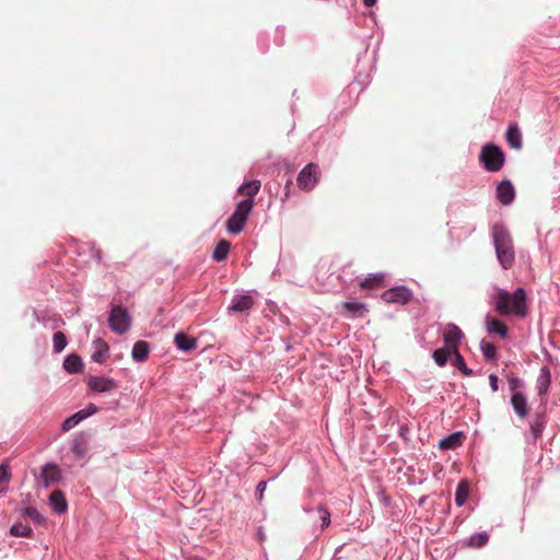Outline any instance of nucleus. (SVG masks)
<instances>
[{"mask_svg":"<svg viewBox=\"0 0 560 560\" xmlns=\"http://www.w3.org/2000/svg\"><path fill=\"white\" fill-rule=\"evenodd\" d=\"M85 383L91 392L100 394L109 393L118 387V382L107 376L88 375Z\"/></svg>","mask_w":560,"mask_h":560,"instance_id":"obj_11","label":"nucleus"},{"mask_svg":"<svg viewBox=\"0 0 560 560\" xmlns=\"http://www.w3.org/2000/svg\"><path fill=\"white\" fill-rule=\"evenodd\" d=\"M261 187L259 179H250L244 182L241 186L237 188L238 194H246V199H254V197L259 192Z\"/></svg>","mask_w":560,"mask_h":560,"instance_id":"obj_29","label":"nucleus"},{"mask_svg":"<svg viewBox=\"0 0 560 560\" xmlns=\"http://www.w3.org/2000/svg\"><path fill=\"white\" fill-rule=\"evenodd\" d=\"M486 330L489 334L498 335L502 339L508 338L509 335L508 326L501 319L490 315L486 316Z\"/></svg>","mask_w":560,"mask_h":560,"instance_id":"obj_21","label":"nucleus"},{"mask_svg":"<svg viewBox=\"0 0 560 560\" xmlns=\"http://www.w3.org/2000/svg\"><path fill=\"white\" fill-rule=\"evenodd\" d=\"M343 311L349 317H361L364 312H366V306L362 302L358 301H348L343 303Z\"/></svg>","mask_w":560,"mask_h":560,"instance_id":"obj_30","label":"nucleus"},{"mask_svg":"<svg viewBox=\"0 0 560 560\" xmlns=\"http://www.w3.org/2000/svg\"><path fill=\"white\" fill-rule=\"evenodd\" d=\"M109 352L108 343L101 337L92 341L91 360L95 363H104Z\"/></svg>","mask_w":560,"mask_h":560,"instance_id":"obj_18","label":"nucleus"},{"mask_svg":"<svg viewBox=\"0 0 560 560\" xmlns=\"http://www.w3.org/2000/svg\"><path fill=\"white\" fill-rule=\"evenodd\" d=\"M320 179V170L318 164L308 163L298 174L296 183L301 190H313Z\"/></svg>","mask_w":560,"mask_h":560,"instance_id":"obj_7","label":"nucleus"},{"mask_svg":"<svg viewBox=\"0 0 560 560\" xmlns=\"http://www.w3.org/2000/svg\"><path fill=\"white\" fill-rule=\"evenodd\" d=\"M24 514L37 526L46 524V517L35 506L30 505L25 508Z\"/></svg>","mask_w":560,"mask_h":560,"instance_id":"obj_36","label":"nucleus"},{"mask_svg":"<svg viewBox=\"0 0 560 560\" xmlns=\"http://www.w3.org/2000/svg\"><path fill=\"white\" fill-rule=\"evenodd\" d=\"M413 292L407 285H395L385 290L381 298L384 302L389 304L406 305L412 299Z\"/></svg>","mask_w":560,"mask_h":560,"instance_id":"obj_8","label":"nucleus"},{"mask_svg":"<svg viewBox=\"0 0 560 560\" xmlns=\"http://www.w3.org/2000/svg\"><path fill=\"white\" fill-rule=\"evenodd\" d=\"M469 497V482L467 479H462L456 486L454 502L457 508L463 506Z\"/></svg>","mask_w":560,"mask_h":560,"instance_id":"obj_27","label":"nucleus"},{"mask_svg":"<svg viewBox=\"0 0 560 560\" xmlns=\"http://www.w3.org/2000/svg\"><path fill=\"white\" fill-rule=\"evenodd\" d=\"M489 534L486 530L474 533L469 536V538L466 541V545L471 548H482L485 547L489 541Z\"/></svg>","mask_w":560,"mask_h":560,"instance_id":"obj_31","label":"nucleus"},{"mask_svg":"<svg viewBox=\"0 0 560 560\" xmlns=\"http://www.w3.org/2000/svg\"><path fill=\"white\" fill-rule=\"evenodd\" d=\"M68 345L67 336L62 331H57L52 336L54 352L59 353L65 350Z\"/></svg>","mask_w":560,"mask_h":560,"instance_id":"obj_37","label":"nucleus"},{"mask_svg":"<svg viewBox=\"0 0 560 560\" xmlns=\"http://www.w3.org/2000/svg\"><path fill=\"white\" fill-rule=\"evenodd\" d=\"M303 512L310 515V520L313 524H316L317 521H320V529L324 530L330 525V512L323 504H317L316 506H307L304 505L302 508Z\"/></svg>","mask_w":560,"mask_h":560,"instance_id":"obj_14","label":"nucleus"},{"mask_svg":"<svg viewBox=\"0 0 560 560\" xmlns=\"http://www.w3.org/2000/svg\"><path fill=\"white\" fill-rule=\"evenodd\" d=\"M489 385L493 393L499 390V377L495 373L489 375Z\"/></svg>","mask_w":560,"mask_h":560,"instance_id":"obj_42","label":"nucleus"},{"mask_svg":"<svg viewBox=\"0 0 560 560\" xmlns=\"http://www.w3.org/2000/svg\"><path fill=\"white\" fill-rule=\"evenodd\" d=\"M107 323L112 331L121 335L129 330L131 317L124 306L113 305L108 312Z\"/></svg>","mask_w":560,"mask_h":560,"instance_id":"obj_6","label":"nucleus"},{"mask_svg":"<svg viewBox=\"0 0 560 560\" xmlns=\"http://www.w3.org/2000/svg\"><path fill=\"white\" fill-rule=\"evenodd\" d=\"M254 207V199H243L235 206L234 211L225 223L226 232L231 235H237L243 230Z\"/></svg>","mask_w":560,"mask_h":560,"instance_id":"obj_4","label":"nucleus"},{"mask_svg":"<svg viewBox=\"0 0 560 560\" xmlns=\"http://www.w3.org/2000/svg\"><path fill=\"white\" fill-rule=\"evenodd\" d=\"M62 365L69 374H77L83 368V360L79 354L70 353L65 358Z\"/></svg>","mask_w":560,"mask_h":560,"instance_id":"obj_26","label":"nucleus"},{"mask_svg":"<svg viewBox=\"0 0 560 560\" xmlns=\"http://www.w3.org/2000/svg\"><path fill=\"white\" fill-rule=\"evenodd\" d=\"M91 441V434L85 431H81L74 434L71 442V452L73 453L77 459H82L84 466L89 459V445Z\"/></svg>","mask_w":560,"mask_h":560,"instance_id":"obj_9","label":"nucleus"},{"mask_svg":"<svg viewBox=\"0 0 560 560\" xmlns=\"http://www.w3.org/2000/svg\"><path fill=\"white\" fill-rule=\"evenodd\" d=\"M277 32L282 34V28L280 26H278Z\"/></svg>","mask_w":560,"mask_h":560,"instance_id":"obj_51","label":"nucleus"},{"mask_svg":"<svg viewBox=\"0 0 560 560\" xmlns=\"http://www.w3.org/2000/svg\"><path fill=\"white\" fill-rule=\"evenodd\" d=\"M492 302L495 313L503 317L524 318L528 313L527 292L523 287H517L513 292L497 288Z\"/></svg>","mask_w":560,"mask_h":560,"instance_id":"obj_1","label":"nucleus"},{"mask_svg":"<svg viewBox=\"0 0 560 560\" xmlns=\"http://www.w3.org/2000/svg\"><path fill=\"white\" fill-rule=\"evenodd\" d=\"M495 196L501 205H511L515 199V189L512 182L506 178L500 180L495 188Z\"/></svg>","mask_w":560,"mask_h":560,"instance_id":"obj_15","label":"nucleus"},{"mask_svg":"<svg viewBox=\"0 0 560 560\" xmlns=\"http://www.w3.org/2000/svg\"><path fill=\"white\" fill-rule=\"evenodd\" d=\"M258 45H259V48L261 50V52H266L267 51V45L265 44V42L262 40V36H259L258 38Z\"/></svg>","mask_w":560,"mask_h":560,"instance_id":"obj_44","label":"nucleus"},{"mask_svg":"<svg viewBox=\"0 0 560 560\" xmlns=\"http://www.w3.org/2000/svg\"><path fill=\"white\" fill-rule=\"evenodd\" d=\"M505 141L510 148L521 150L523 147V137L517 124H510L505 130Z\"/></svg>","mask_w":560,"mask_h":560,"instance_id":"obj_20","label":"nucleus"},{"mask_svg":"<svg viewBox=\"0 0 560 560\" xmlns=\"http://www.w3.org/2000/svg\"><path fill=\"white\" fill-rule=\"evenodd\" d=\"M505 158L506 155L501 147L494 142H487L481 148L479 162L485 171L497 173L503 167Z\"/></svg>","mask_w":560,"mask_h":560,"instance_id":"obj_5","label":"nucleus"},{"mask_svg":"<svg viewBox=\"0 0 560 560\" xmlns=\"http://www.w3.org/2000/svg\"><path fill=\"white\" fill-rule=\"evenodd\" d=\"M463 436H464V434L462 431L453 432L448 435H445L440 440L439 447L441 450H446V451L455 450L462 445Z\"/></svg>","mask_w":560,"mask_h":560,"instance_id":"obj_24","label":"nucleus"},{"mask_svg":"<svg viewBox=\"0 0 560 560\" xmlns=\"http://www.w3.org/2000/svg\"><path fill=\"white\" fill-rule=\"evenodd\" d=\"M409 433H410V429L407 423L399 424V428H398L399 438H401L405 442H409L410 441Z\"/></svg>","mask_w":560,"mask_h":560,"instance_id":"obj_41","label":"nucleus"},{"mask_svg":"<svg viewBox=\"0 0 560 560\" xmlns=\"http://www.w3.org/2000/svg\"><path fill=\"white\" fill-rule=\"evenodd\" d=\"M62 478V472L58 465L48 462L42 466L38 481L43 488H48L54 483L60 482Z\"/></svg>","mask_w":560,"mask_h":560,"instance_id":"obj_13","label":"nucleus"},{"mask_svg":"<svg viewBox=\"0 0 560 560\" xmlns=\"http://www.w3.org/2000/svg\"><path fill=\"white\" fill-rule=\"evenodd\" d=\"M463 337L464 334L457 325L453 323L447 324L443 335L445 347L452 350V352L458 351V345Z\"/></svg>","mask_w":560,"mask_h":560,"instance_id":"obj_16","label":"nucleus"},{"mask_svg":"<svg viewBox=\"0 0 560 560\" xmlns=\"http://www.w3.org/2000/svg\"><path fill=\"white\" fill-rule=\"evenodd\" d=\"M508 389L511 394L510 406L520 419L527 417L529 412L528 400L526 396V382L513 372L505 374Z\"/></svg>","mask_w":560,"mask_h":560,"instance_id":"obj_3","label":"nucleus"},{"mask_svg":"<svg viewBox=\"0 0 560 560\" xmlns=\"http://www.w3.org/2000/svg\"><path fill=\"white\" fill-rule=\"evenodd\" d=\"M551 384V371L547 365H544L539 370V374L536 380V392L539 397L547 395Z\"/></svg>","mask_w":560,"mask_h":560,"instance_id":"obj_19","label":"nucleus"},{"mask_svg":"<svg viewBox=\"0 0 560 560\" xmlns=\"http://www.w3.org/2000/svg\"><path fill=\"white\" fill-rule=\"evenodd\" d=\"M11 478L10 467L8 464H0V485L8 482Z\"/></svg>","mask_w":560,"mask_h":560,"instance_id":"obj_40","label":"nucleus"},{"mask_svg":"<svg viewBox=\"0 0 560 560\" xmlns=\"http://www.w3.org/2000/svg\"><path fill=\"white\" fill-rule=\"evenodd\" d=\"M368 54V47L364 49L363 55L365 56Z\"/></svg>","mask_w":560,"mask_h":560,"instance_id":"obj_53","label":"nucleus"},{"mask_svg":"<svg viewBox=\"0 0 560 560\" xmlns=\"http://www.w3.org/2000/svg\"><path fill=\"white\" fill-rule=\"evenodd\" d=\"M281 340L285 345V351L287 352L291 351V349H292L291 343L285 338H282Z\"/></svg>","mask_w":560,"mask_h":560,"instance_id":"obj_47","label":"nucleus"},{"mask_svg":"<svg viewBox=\"0 0 560 560\" xmlns=\"http://www.w3.org/2000/svg\"><path fill=\"white\" fill-rule=\"evenodd\" d=\"M272 480H275V477H272V478H270V479H268V480H261V481H259V482L257 483L256 489H255V492H256V498H257V500H258V501H261V500H262V498H264V492H265V490H266V488H267V486H268V482H269V481H272Z\"/></svg>","mask_w":560,"mask_h":560,"instance_id":"obj_39","label":"nucleus"},{"mask_svg":"<svg viewBox=\"0 0 560 560\" xmlns=\"http://www.w3.org/2000/svg\"><path fill=\"white\" fill-rule=\"evenodd\" d=\"M9 535L13 537L32 538L34 536V532L30 525L15 523L9 528Z\"/></svg>","mask_w":560,"mask_h":560,"instance_id":"obj_32","label":"nucleus"},{"mask_svg":"<svg viewBox=\"0 0 560 560\" xmlns=\"http://www.w3.org/2000/svg\"><path fill=\"white\" fill-rule=\"evenodd\" d=\"M231 249V243L228 240H220L212 252V259L217 262L225 261Z\"/></svg>","mask_w":560,"mask_h":560,"instance_id":"obj_28","label":"nucleus"},{"mask_svg":"<svg viewBox=\"0 0 560 560\" xmlns=\"http://www.w3.org/2000/svg\"><path fill=\"white\" fill-rule=\"evenodd\" d=\"M276 44H277V45H279V46H280V45H282V38H281V39H279V40H278V39H276Z\"/></svg>","mask_w":560,"mask_h":560,"instance_id":"obj_50","label":"nucleus"},{"mask_svg":"<svg viewBox=\"0 0 560 560\" xmlns=\"http://www.w3.org/2000/svg\"><path fill=\"white\" fill-rule=\"evenodd\" d=\"M451 354H453L452 350H450L447 347L445 348H438L433 350L432 358L438 366H445L446 363L450 360Z\"/></svg>","mask_w":560,"mask_h":560,"instance_id":"obj_35","label":"nucleus"},{"mask_svg":"<svg viewBox=\"0 0 560 560\" xmlns=\"http://www.w3.org/2000/svg\"><path fill=\"white\" fill-rule=\"evenodd\" d=\"M258 535H259L260 539H264V534H262L261 529H259Z\"/></svg>","mask_w":560,"mask_h":560,"instance_id":"obj_49","label":"nucleus"},{"mask_svg":"<svg viewBox=\"0 0 560 560\" xmlns=\"http://www.w3.org/2000/svg\"><path fill=\"white\" fill-rule=\"evenodd\" d=\"M491 236L500 266L505 270L510 269L515 261V253L508 229L502 223H495L491 228Z\"/></svg>","mask_w":560,"mask_h":560,"instance_id":"obj_2","label":"nucleus"},{"mask_svg":"<svg viewBox=\"0 0 560 560\" xmlns=\"http://www.w3.org/2000/svg\"><path fill=\"white\" fill-rule=\"evenodd\" d=\"M479 349L486 361H492L497 359L498 348L494 343L481 340L479 343Z\"/></svg>","mask_w":560,"mask_h":560,"instance_id":"obj_34","label":"nucleus"},{"mask_svg":"<svg viewBox=\"0 0 560 560\" xmlns=\"http://www.w3.org/2000/svg\"><path fill=\"white\" fill-rule=\"evenodd\" d=\"M97 411L98 407L93 402H89L83 409H80L77 412L72 413L71 416L67 417L62 421L60 430L62 432H68L74 427H77L79 423H81L83 420L97 413Z\"/></svg>","mask_w":560,"mask_h":560,"instance_id":"obj_10","label":"nucleus"},{"mask_svg":"<svg viewBox=\"0 0 560 560\" xmlns=\"http://www.w3.org/2000/svg\"><path fill=\"white\" fill-rule=\"evenodd\" d=\"M174 343L177 350L187 353L197 347V339L184 331H178L174 336Z\"/></svg>","mask_w":560,"mask_h":560,"instance_id":"obj_22","label":"nucleus"},{"mask_svg":"<svg viewBox=\"0 0 560 560\" xmlns=\"http://www.w3.org/2000/svg\"><path fill=\"white\" fill-rule=\"evenodd\" d=\"M544 355H545V359L549 362L552 361V358H551V354L547 351V350H544Z\"/></svg>","mask_w":560,"mask_h":560,"instance_id":"obj_48","label":"nucleus"},{"mask_svg":"<svg viewBox=\"0 0 560 560\" xmlns=\"http://www.w3.org/2000/svg\"><path fill=\"white\" fill-rule=\"evenodd\" d=\"M384 272L372 273L361 281V287L373 288L374 284H381L384 281Z\"/></svg>","mask_w":560,"mask_h":560,"instance_id":"obj_38","label":"nucleus"},{"mask_svg":"<svg viewBox=\"0 0 560 560\" xmlns=\"http://www.w3.org/2000/svg\"><path fill=\"white\" fill-rule=\"evenodd\" d=\"M291 185V180H288L285 184V187H289Z\"/></svg>","mask_w":560,"mask_h":560,"instance_id":"obj_52","label":"nucleus"},{"mask_svg":"<svg viewBox=\"0 0 560 560\" xmlns=\"http://www.w3.org/2000/svg\"><path fill=\"white\" fill-rule=\"evenodd\" d=\"M48 502L55 513L61 515L68 511V501L66 495L60 490H55L50 493Z\"/></svg>","mask_w":560,"mask_h":560,"instance_id":"obj_23","label":"nucleus"},{"mask_svg":"<svg viewBox=\"0 0 560 560\" xmlns=\"http://www.w3.org/2000/svg\"><path fill=\"white\" fill-rule=\"evenodd\" d=\"M380 500L385 506H389L392 504V499L384 493L381 494Z\"/></svg>","mask_w":560,"mask_h":560,"instance_id":"obj_43","label":"nucleus"},{"mask_svg":"<svg viewBox=\"0 0 560 560\" xmlns=\"http://www.w3.org/2000/svg\"><path fill=\"white\" fill-rule=\"evenodd\" d=\"M362 2L365 7L371 8L377 3V0H362Z\"/></svg>","mask_w":560,"mask_h":560,"instance_id":"obj_46","label":"nucleus"},{"mask_svg":"<svg viewBox=\"0 0 560 560\" xmlns=\"http://www.w3.org/2000/svg\"><path fill=\"white\" fill-rule=\"evenodd\" d=\"M92 256H93V258H94L97 262H101V260H102V254H101V250H98V249H94V250H93Z\"/></svg>","mask_w":560,"mask_h":560,"instance_id":"obj_45","label":"nucleus"},{"mask_svg":"<svg viewBox=\"0 0 560 560\" xmlns=\"http://www.w3.org/2000/svg\"><path fill=\"white\" fill-rule=\"evenodd\" d=\"M452 364L465 376H472L475 374L474 370L467 366L466 361L459 351L453 352Z\"/></svg>","mask_w":560,"mask_h":560,"instance_id":"obj_33","label":"nucleus"},{"mask_svg":"<svg viewBox=\"0 0 560 560\" xmlns=\"http://www.w3.org/2000/svg\"><path fill=\"white\" fill-rule=\"evenodd\" d=\"M250 292H255V290H253V291H244V290L237 291L233 295L230 305L226 307L228 313L229 314H232V313H243L245 311L250 310L253 307V305H254V299L250 295Z\"/></svg>","mask_w":560,"mask_h":560,"instance_id":"obj_12","label":"nucleus"},{"mask_svg":"<svg viewBox=\"0 0 560 560\" xmlns=\"http://www.w3.org/2000/svg\"><path fill=\"white\" fill-rule=\"evenodd\" d=\"M547 425V416L545 410L535 411L532 421L529 422V431L532 435V443H536L541 438Z\"/></svg>","mask_w":560,"mask_h":560,"instance_id":"obj_17","label":"nucleus"},{"mask_svg":"<svg viewBox=\"0 0 560 560\" xmlns=\"http://www.w3.org/2000/svg\"><path fill=\"white\" fill-rule=\"evenodd\" d=\"M150 353L149 343L144 340H138L133 343L131 358L136 362H144Z\"/></svg>","mask_w":560,"mask_h":560,"instance_id":"obj_25","label":"nucleus"}]
</instances>
